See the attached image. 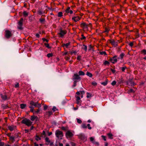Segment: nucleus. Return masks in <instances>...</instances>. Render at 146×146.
<instances>
[{
	"label": "nucleus",
	"mask_w": 146,
	"mask_h": 146,
	"mask_svg": "<svg viewBox=\"0 0 146 146\" xmlns=\"http://www.w3.org/2000/svg\"><path fill=\"white\" fill-rule=\"evenodd\" d=\"M4 143L2 141H0V146H4Z\"/></svg>",
	"instance_id": "nucleus-57"
},
{
	"label": "nucleus",
	"mask_w": 146,
	"mask_h": 146,
	"mask_svg": "<svg viewBox=\"0 0 146 146\" xmlns=\"http://www.w3.org/2000/svg\"><path fill=\"white\" fill-rule=\"evenodd\" d=\"M135 84L133 81L132 78H129L127 82V85L129 86H134L135 85Z\"/></svg>",
	"instance_id": "nucleus-7"
},
{
	"label": "nucleus",
	"mask_w": 146,
	"mask_h": 146,
	"mask_svg": "<svg viewBox=\"0 0 146 146\" xmlns=\"http://www.w3.org/2000/svg\"><path fill=\"white\" fill-rule=\"evenodd\" d=\"M55 135L58 139L61 140L62 139L63 136V132L59 129L57 130L55 132Z\"/></svg>",
	"instance_id": "nucleus-2"
},
{
	"label": "nucleus",
	"mask_w": 146,
	"mask_h": 146,
	"mask_svg": "<svg viewBox=\"0 0 146 146\" xmlns=\"http://www.w3.org/2000/svg\"><path fill=\"white\" fill-rule=\"evenodd\" d=\"M23 19L22 18H21L19 21L18 23V28L20 30H21L23 29V28L22 27L23 25Z\"/></svg>",
	"instance_id": "nucleus-6"
},
{
	"label": "nucleus",
	"mask_w": 146,
	"mask_h": 146,
	"mask_svg": "<svg viewBox=\"0 0 146 146\" xmlns=\"http://www.w3.org/2000/svg\"><path fill=\"white\" fill-rule=\"evenodd\" d=\"M126 68H127V67L125 66L124 67H122L121 68V70H122V71L123 72H124L125 69Z\"/></svg>",
	"instance_id": "nucleus-50"
},
{
	"label": "nucleus",
	"mask_w": 146,
	"mask_h": 146,
	"mask_svg": "<svg viewBox=\"0 0 146 146\" xmlns=\"http://www.w3.org/2000/svg\"><path fill=\"white\" fill-rule=\"evenodd\" d=\"M80 25L81 27L83 29H88V25L84 22L82 23Z\"/></svg>",
	"instance_id": "nucleus-11"
},
{
	"label": "nucleus",
	"mask_w": 146,
	"mask_h": 146,
	"mask_svg": "<svg viewBox=\"0 0 146 146\" xmlns=\"http://www.w3.org/2000/svg\"><path fill=\"white\" fill-rule=\"evenodd\" d=\"M70 44V42H69L68 43H67L66 44H63L62 45V47H64L65 46L67 48H68V46H69Z\"/></svg>",
	"instance_id": "nucleus-18"
},
{
	"label": "nucleus",
	"mask_w": 146,
	"mask_h": 146,
	"mask_svg": "<svg viewBox=\"0 0 146 146\" xmlns=\"http://www.w3.org/2000/svg\"><path fill=\"white\" fill-rule=\"evenodd\" d=\"M110 29L107 28H106L105 29V31H104V32H106L107 33H108Z\"/></svg>",
	"instance_id": "nucleus-54"
},
{
	"label": "nucleus",
	"mask_w": 146,
	"mask_h": 146,
	"mask_svg": "<svg viewBox=\"0 0 146 146\" xmlns=\"http://www.w3.org/2000/svg\"><path fill=\"white\" fill-rule=\"evenodd\" d=\"M108 40L112 45L115 46H116L117 45V42H115L114 40Z\"/></svg>",
	"instance_id": "nucleus-12"
},
{
	"label": "nucleus",
	"mask_w": 146,
	"mask_h": 146,
	"mask_svg": "<svg viewBox=\"0 0 146 146\" xmlns=\"http://www.w3.org/2000/svg\"><path fill=\"white\" fill-rule=\"evenodd\" d=\"M1 107L3 108L4 109H6L9 108L8 105H5L4 104H2Z\"/></svg>",
	"instance_id": "nucleus-20"
},
{
	"label": "nucleus",
	"mask_w": 146,
	"mask_h": 146,
	"mask_svg": "<svg viewBox=\"0 0 146 146\" xmlns=\"http://www.w3.org/2000/svg\"><path fill=\"white\" fill-rule=\"evenodd\" d=\"M58 17H61L62 16V12H59L58 14Z\"/></svg>",
	"instance_id": "nucleus-36"
},
{
	"label": "nucleus",
	"mask_w": 146,
	"mask_h": 146,
	"mask_svg": "<svg viewBox=\"0 0 146 146\" xmlns=\"http://www.w3.org/2000/svg\"><path fill=\"white\" fill-rule=\"evenodd\" d=\"M30 104L31 105H32L35 107L40 108L41 106V105L40 104H39L38 102H34L33 101H31L30 102Z\"/></svg>",
	"instance_id": "nucleus-5"
},
{
	"label": "nucleus",
	"mask_w": 146,
	"mask_h": 146,
	"mask_svg": "<svg viewBox=\"0 0 146 146\" xmlns=\"http://www.w3.org/2000/svg\"><path fill=\"white\" fill-rule=\"evenodd\" d=\"M21 123L24 124L28 126H30L32 124L33 122L27 118H25L21 121Z\"/></svg>",
	"instance_id": "nucleus-3"
},
{
	"label": "nucleus",
	"mask_w": 146,
	"mask_h": 146,
	"mask_svg": "<svg viewBox=\"0 0 146 146\" xmlns=\"http://www.w3.org/2000/svg\"><path fill=\"white\" fill-rule=\"evenodd\" d=\"M61 129L62 130L64 131H66L67 130L66 127H64V126L62 127L61 128Z\"/></svg>",
	"instance_id": "nucleus-45"
},
{
	"label": "nucleus",
	"mask_w": 146,
	"mask_h": 146,
	"mask_svg": "<svg viewBox=\"0 0 146 146\" xmlns=\"http://www.w3.org/2000/svg\"><path fill=\"white\" fill-rule=\"evenodd\" d=\"M23 14L24 17H27L28 16V13L27 11H25L23 12Z\"/></svg>",
	"instance_id": "nucleus-33"
},
{
	"label": "nucleus",
	"mask_w": 146,
	"mask_h": 146,
	"mask_svg": "<svg viewBox=\"0 0 146 146\" xmlns=\"http://www.w3.org/2000/svg\"><path fill=\"white\" fill-rule=\"evenodd\" d=\"M81 59V56H80L79 55L77 57V59L78 60H80Z\"/></svg>",
	"instance_id": "nucleus-59"
},
{
	"label": "nucleus",
	"mask_w": 146,
	"mask_h": 146,
	"mask_svg": "<svg viewBox=\"0 0 146 146\" xmlns=\"http://www.w3.org/2000/svg\"><path fill=\"white\" fill-rule=\"evenodd\" d=\"M141 54H143L144 55H146V50L145 49H143L141 51Z\"/></svg>",
	"instance_id": "nucleus-35"
},
{
	"label": "nucleus",
	"mask_w": 146,
	"mask_h": 146,
	"mask_svg": "<svg viewBox=\"0 0 146 146\" xmlns=\"http://www.w3.org/2000/svg\"><path fill=\"white\" fill-rule=\"evenodd\" d=\"M47 113H48V115L49 116H50L52 114V112L51 111H48Z\"/></svg>",
	"instance_id": "nucleus-55"
},
{
	"label": "nucleus",
	"mask_w": 146,
	"mask_h": 146,
	"mask_svg": "<svg viewBox=\"0 0 146 146\" xmlns=\"http://www.w3.org/2000/svg\"><path fill=\"white\" fill-rule=\"evenodd\" d=\"M10 141H11L12 142H13L14 141H15L14 139H15V137H10Z\"/></svg>",
	"instance_id": "nucleus-34"
},
{
	"label": "nucleus",
	"mask_w": 146,
	"mask_h": 146,
	"mask_svg": "<svg viewBox=\"0 0 146 146\" xmlns=\"http://www.w3.org/2000/svg\"><path fill=\"white\" fill-rule=\"evenodd\" d=\"M42 39L43 42L46 41V42H48V40H47L44 38H42Z\"/></svg>",
	"instance_id": "nucleus-56"
},
{
	"label": "nucleus",
	"mask_w": 146,
	"mask_h": 146,
	"mask_svg": "<svg viewBox=\"0 0 146 146\" xmlns=\"http://www.w3.org/2000/svg\"><path fill=\"white\" fill-rule=\"evenodd\" d=\"M92 84L94 86H96L97 85V83L96 82H92Z\"/></svg>",
	"instance_id": "nucleus-60"
},
{
	"label": "nucleus",
	"mask_w": 146,
	"mask_h": 146,
	"mask_svg": "<svg viewBox=\"0 0 146 146\" xmlns=\"http://www.w3.org/2000/svg\"><path fill=\"white\" fill-rule=\"evenodd\" d=\"M80 94H81L82 95H83L85 94V92L84 90L80 91Z\"/></svg>",
	"instance_id": "nucleus-63"
},
{
	"label": "nucleus",
	"mask_w": 146,
	"mask_h": 146,
	"mask_svg": "<svg viewBox=\"0 0 146 146\" xmlns=\"http://www.w3.org/2000/svg\"><path fill=\"white\" fill-rule=\"evenodd\" d=\"M72 80L74 81L72 87H74L76 86L77 82L80 81L81 80V77L77 73H74L72 76Z\"/></svg>",
	"instance_id": "nucleus-1"
},
{
	"label": "nucleus",
	"mask_w": 146,
	"mask_h": 146,
	"mask_svg": "<svg viewBox=\"0 0 146 146\" xmlns=\"http://www.w3.org/2000/svg\"><path fill=\"white\" fill-rule=\"evenodd\" d=\"M100 54L101 55H107V54L106 52L105 51H102V52H100Z\"/></svg>",
	"instance_id": "nucleus-37"
},
{
	"label": "nucleus",
	"mask_w": 146,
	"mask_h": 146,
	"mask_svg": "<svg viewBox=\"0 0 146 146\" xmlns=\"http://www.w3.org/2000/svg\"><path fill=\"white\" fill-rule=\"evenodd\" d=\"M76 101L77 104H78V105H80L81 102H82V101L81 100H76Z\"/></svg>",
	"instance_id": "nucleus-46"
},
{
	"label": "nucleus",
	"mask_w": 146,
	"mask_h": 146,
	"mask_svg": "<svg viewBox=\"0 0 146 146\" xmlns=\"http://www.w3.org/2000/svg\"><path fill=\"white\" fill-rule=\"evenodd\" d=\"M45 21V19H44L40 18L39 19V21L41 23L44 22Z\"/></svg>",
	"instance_id": "nucleus-49"
},
{
	"label": "nucleus",
	"mask_w": 146,
	"mask_h": 146,
	"mask_svg": "<svg viewBox=\"0 0 146 146\" xmlns=\"http://www.w3.org/2000/svg\"><path fill=\"white\" fill-rule=\"evenodd\" d=\"M1 98L3 100H5L6 99L7 96L6 95H3L2 94H1Z\"/></svg>",
	"instance_id": "nucleus-31"
},
{
	"label": "nucleus",
	"mask_w": 146,
	"mask_h": 146,
	"mask_svg": "<svg viewBox=\"0 0 146 146\" xmlns=\"http://www.w3.org/2000/svg\"><path fill=\"white\" fill-rule=\"evenodd\" d=\"M52 110L54 112L56 110H57L56 108L54 106L53 107V108H52Z\"/></svg>",
	"instance_id": "nucleus-52"
},
{
	"label": "nucleus",
	"mask_w": 146,
	"mask_h": 146,
	"mask_svg": "<svg viewBox=\"0 0 146 146\" xmlns=\"http://www.w3.org/2000/svg\"><path fill=\"white\" fill-rule=\"evenodd\" d=\"M129 46H130L131 47L133 45V42H130L129 44Z\"/></svg>",
	"instance_id": "nucleus-64"
},
{
	"label": "nucleus",
	"mask_w": 146,
	"mask_h": 146,
	"mask_svg": "<svg viewBox=\"0 0 146 146\" xmlns=\"http://www.w3.org/2000/svg\"><path fill=\"white\" fill-rule=\"evenodd\" d=\"M30 119L32 121H34L35 120H36V121H37L38 119V118L36 116L33 115L31 116Z\"/></svg>",
	"instance_id": "nucleus-13"
},
{
	"label": "nucleus",
	"mask_w": 146,
	"mask_h": 146,
	"mask_svg": "<svg viewBox=\"0 0 146 146\" xmlns=\"http://www.w3.org/2000/svg\"><path fill=\"white\" fill-rule=\"evenodd\" d=\"M75 97L76 98V100H81L80 98L78 96H75Z\"/></svg>",
	"instance_id": "nucleus-62"
},
{
	"label": "nucleus",
	"mask_w": 146,
	"mask_h": 146,
	"mask_svg": "<svg viewBox=\"0 0 146 146\" xmlns=\"http://www.w3.org/2000/svg\"><path fill=\"white\" fill-rule=\"evenodd\" d=\"M37 13L40 15H42L44 13V12L43 11L42 9H39L37 11Z\"/></svg>",
	"instance_id": "nucleus-15"
},
{
	"label": "nucleus",
	"mask_w": 146,
	"mask_h": 146,
	"mask_svg": "<svg viewBox=\"0 0 146 146\" xmlns=\"http://www.w3.org/2000/svg\"><path fill=\"white\" fill-rule=\"evenodd\" d=\"M53 54L52 53H49L47 54V56L48 58H50V57L52 56Z\"/></svg>",
	"instance_id": "nucleus-39"
},
{
	"label": "nucleus",
	"mask_w": 146,
	"mask_h": 146,
	"mask_svg": "<svg viewBox=\"0 0 146 146\" xmlns=\"http://www.w3.org/2000/svg\"><path fill=\"white\" fill-rule=\"evenodd\" d=\"M80 139L83 141H85L87 140V137L84 135H81L80 136Z\"/></svg>",
	"instance_id": "nucleus-16"
},
{
	"label": "nucleus",
	"mask_w": 146,
	"mask_h": 146,
	"mask_svg": "<svg viewBox=\"0 0 146 146\" xmlns=\"http://www.w3.org/2000/svg\"><path fill=\"white\" fill-rule=\"evenodd\" d=\"M20 106L21 108L23 109L26 107V105L25 104H22L20 105Z\"/></svg>",
	"instance_id": "nucleus-24"
},
{
	"label": "nucleus",
	"mask_w": 146,
	"mask_h": 146,
	"mask_svg": "<svg viewBox=\"0 0 146 146\" xmlns=\"http://www.w3.org/2000/svg\"><path fill=\"white\" fill-rule=\"evenodd\" d=\"M117 57V56L115 55L112 58H111L110 59V61L113 64H114L117 61L116 58Z\"/></svg>",
	"instance_id": "nucleus-8"
},
{
	"label": "nucleus",
	"mask_w": 146,
	"mask_h": 146,
	"mask_svg": "<svg viewBox=\"0 0 146 146\" xmlns=\"http://www.w3.org/2000/svg\"><path fill=\"white\" fill-rule=\"evenodd\" d=\"M102 137V139L104 140L105 141H106V137L104 135H102L101 136Z\"/></svg>",
	"instance_id": "nucleus-58"
},
{
	"label": "nucleus",
	"mask_w": 146,
	"mask_h": 146,
	"mask_svg": "<svg viewBox=\"0 0 146 146\" xmlns=\"http://www.w3.org/2000/svg\"><path fill=\"white\" fill-rule=\"evenodd\" d=\"M108 80L107 79H106L105 81L102 82L101 84L104 86H106L108 83Z\"/></svg>",
	"instance_id": "nucleus-29"
},
{
	"label": "nucleus",
	"mask_w": 146,
	"mask_h": 146,
	"mask_svg": "<svg viewBox=\"0 0 146 146\" xmlns=\"http://www.w3.org/2000/svg\"><path fill=\"white\" fill-rule=\"evenodd\" d=\"M107 135L108 136L109 138L111 139H113V135L111 133H108Z\"/></svg>",
	"instance_id": "nucleus-17"
},
{
	"label": "nucleus",
	"mask_w": 146,
	"mask_h": 146,
	"mask_svg": "<svg viewBox=\"0 0 146 146\" xmlns=\"http://www.w3.org/2000/svg\"><path fill=\"white\" fill-rule=\"evenodd\" d=\"M82 128L86 129L87 128V126L85 124H82Z\"/></svg>",
	"instance_id": "nucleus-41"
},
{
	"label": "nucleus",
	"mask_w": 146,
	"mask_h": 146,
	"mask_svg": "<svg viewBox=\"0 0 146 146\" xmlns=\"http://www.w3.org/2000/svg\"><path fill=\"white\" fill-rule=\"evenodd\" d=\"M15 126H10V130L11 131H13L15 130L16 128Z\"/></svg>",
	"instance_id": "nucleus-22"
},
{
	"label": "nucleus",
	"mask_w": 146,
	"mask_h": 146,
	"mask_svg": "<svg viewBox=\"0 0 146 146\" xmlns=\"http://www.w3.org/2000/svg\"><path fill=\"white\" fill-rule=\"evenodd\" d=\"M45 140L46 142L48 143H45V144L46 145H49V143H50V141L49 139V138L48 137H46L45 138Z\"/></svg>",
	"instance_id": "nucleus-21"
},
{
	"label": "nucleus",
	"mask_w": 146,
	"mask_h": 146,
	"mask_svg": "<svg viewBox=\"0 0 146 146\" xmlns=\"http://www.w3.org/2000/svg\"><path fill=\"white\" fill-rule=\"evenodd\" d=\"M59 33L58 34L60 35V36L61 38L63 37L66 35L67 32L66 30H62V28H60L59 30Z\"/></svg>",
	"instance_id": "nucleus-4"
},
{
	"label": "nucleus",
	"mask_w": 146,
	"mask_h": 146,
	"mask_svg": "<svg viewBox=\"0 0 146 146\" xmlns=\"http://www.w3.org/2000/svg\"><path fill=\"white\" fill-rule=\"evenodd\" d=\"M76 53L77 52L76 51H72L70 52V54L72 55L73 54H74L75 55Z\"/></svg>",
	"instance_id": "nucleus-51"
},
{
	"label": "nucleus",
	"mask_w": 146,
	"mask_h": 146,
	"mask_svg": "<svg viewBox=\"0 0 146 146\" xmlns=\"http://www.w3.org/2000/svg\"><path fill=\"white\" fill-rule=\"evenodd\" d=\"M5 37L8 38H9V31L7 30L5 31Z\"/></svg>",
	"instance_id": "nucleus-19"
},
{
	"label": "nucleus",
	"mask_w": 146,
	"mask_h": 146,
	"mask_svg": "<svg viewBox=\"0 0 146 146\" xmlns=\"http://www.w3.org/2000/svg\"><path fill=\"white\" fill-rule=\"evenodd\" d=\"M65 11L66 13H70V14L73 13V12L72 10H70V8L68 7L66 9V10Z\"/></svg>",
	"instance_id": "nucleus-14"
},
{
	"label": "nucleus",
	"mask_w": 146,
	"mask_h": 146,
	"mask_svg": "<svg viewBox=\"0 0 146 146\" xmlns=\"http://www.w3.org/2000/svg\"><path fill=\"white\" fill-rule=\"evenodd\" d=\"M79 76H84L85 75V73L82 71H80L78 72Z\"/></svg>",
	"instance_id": "nucleus-28"
},
{
	"label": "nucleus",
	"mask_w": 146,
	"mask_h": 146,
	"mask_svg": "<svg viewBox=\"0 0 146 146\" xmlns=\"http://www.w3.org/2000/svg\"><path fill=\"white\" fill-rule=\"evenodd\" d=\"M110 70L113 73H114L116 72V71L115 70L112 69L111 68H110Z\"/></svg>",
	"instance_id": "nucleus-61"
},
{
	"label": "nucleus",
	"mask_w": 146,
	"mask_h": 146,
	"mask_svg": "<svg viewBox=\"0 0 146 146\" xmlns=\"http://www.w3.org/2000/svg\"><path fill=\"white\" fill-rule=\"evenodd\" d=\"M35 139L37 141H38L39 140H40L41 138L39 137L38 136L36 135V136Z\"/></svg>",
	"instance_id": "nucleus-38"
},
{
	"label": "nucleus",
	"mask_w": 146,
	"mask_h": 146,
	"mask_svg": "<svg viewBox=\"0 0 146 146\" xmlns=\"http://www.w3.org/2000/svg\"><path fill=\"white\" fill-rule=\"evenodd\" d=\"M81 19V17L79 16H74L72 17V20L75 22L79 21Z\"/></svg>",
	"instance_id": "nucleus-10"
},
{
	"label": "nucleus",
	"mask_w": 146,
	"mask_h": 146,
	"mask_svg": "<svg viewBox=\"0 0 146 146\" xmlns=\"http://www.w3.org/2000/svg\"><path fill=\"white\" fill-rule=\"evenodd\" d=\"M86 75L90 78H91L92 76V74L88 72H87Z\"/></svg>",
	"instance_id": "nucleus-25"
},
{
	"label": "nucleus",
	"mask_w": 146,
	"mask_h": 146,
	"mask_svg": "<svg viewBox=\"0 0 146 146\" xmlns=\"http://www.w3.org/2000/svg\"><path fill=\"white\" fill-rule=\"evenodd\" d=\"M82 49L84 50L86 52L87 50V46L86 45L83 44V46L82 47Z\"/></svg>",
	"instance_id": "nucleus-26"
},
{
	"label": "nucleus",
	"mask_w": 146,
	"mask_h": 146,
	"mask_svg": "<svg viewBox=\"0 0 146 146\" xmlns=\"http://www.w3.org/2000/svg\"><path fill=\"white\" fill-rule=\"evenodd\" d=\"M90 140L91 142L92 143H93L94 141V137H90Z\"/></svg>",
	"instance_id": "nucleus-47"
},
{
	"label": "nucleus",
	"mask_w": 146,
	"mask_h": 146,
	"mask_svg": "<svg viewBox=\"0 0 146 146\" xmlns=\"http://www.w3.org/2000/svg\"><path fill=\"white\" fill-rule=\"evenodd\" d=\"M29 108L31 109L30 110V111L32 112H33L34 108L33 107V106L30 105V106H29Z\"/></svg>",
	"instance_id": "nucleus-30"
},
{
	"label": "nucleus",
	"mask_w": 146,
	"mask_h": 146,
	"mask_svg": "<svg viewBox=\"0 0 146 146\" xmlns=\"http://www.w3.org/2000/svg\"><path fill=\"white\" fill-rule=\"evenodd\" d=\"M44 44L46 46V47L47 48H51V47H50L49 44L46 43H44Z\"/></svg>",
	"instance_id": "nucleus-42"
},
{
	"label": "nucleus",
	"mask_w": 146,
	"mask_h": 146,
	"mask_svg": "<svg viewBox=\"0 0 146 146\" xmlns=\"http://www.w3.org/2000/svg\"><path fill=\"white\" fill-rule=\"evenodd\" d=\"M104 64L105 65H109L110 64V62L108 61H105L104 63Z\"/></svg>",
	"instance_id": "nucleus-43"
},
{
	"label": "nucleus",
	"mask_w": 146,
	"mask_h": 146,
	"mask_svg": "<svg viewBox=\"0 0 146 146\" xmlns=\"http://www.w3.org/2000/svg\"><path fill=\"white\" fill-rule=\"evenodd\" d=\"M125 54L123 53H121L120 55V59L121 60H122L123 59L124 56L125 55ZM118 59H120L119 58H118Z\"/></svg>",
	"instance_id": "nucleus-27"
},
{
	"label": "nucleus",
	"mask_w": 146,
	"mask_h": 146,
	"mask_svg": "<svg viewBox=\"0 0 146 146\" xmlns=\"http://www.w3.org/2000/svg\"><path fill=\"white\" fill-rule=\"evenodd\" d=\"M40 110L39 109H38L36 110V111H33V112H32L34 114H37L40 111Z\"/></svg>",
	"instance_id": "nucleus-32"
},
{
	"label": "nucleus",
	"mask_w": 146,
	"mask_h": 146,
	"mask_svg": "<svg viewBox=\"0 0 146 146\" xmlns=\"http://www.w3.org/2000/svg\"><path fill=\"white\" fill-rule=\"evenodd\" d=\"M135 92V91L132 88H131L127 91V93L128 94H129L131 93H134Z\"/></svg>",
	"instance_id": "nucleus-23"
},
{
	"label": "nucleus",
	"mask_w": 146,
	"mask_h": 146,
	"mask_svg": "<svg viewBox=\"0 0 146 146\" xmlns=\"http://www.w3.org/2000/svg\"><path fill=\"white\" fill-rule=\"evenodd\" d=\"M76 120H77V122L78 123L80 124L82 123V121L80 119H79L77 118Z\"/></svg>",
	"instance_id": "nucleus-44"
},
{
	"label": "nucleus",
	"mask_w": 146,
	"mask_h": 146,
	"mask_svg": "<svg viewBox=\"0 0 146 146\" xmlns=\"http://www.w3.org/2000/svg\"><path fill=\"white\" fill-rule=\"evenodd\" d=\"M65 135L66 137L67 138L72 137L73 135V134L72 133L69 131H68L66 133Z\"/></svg>",
	"instance_id": "nucleus-9"
},
{
	"label": "nucleus",
	"mask_w": 146,
	"mask_h": 146,
	"mask_svg": "<svg viewBox=\"0 0 146 146\" xmlns=\"http://www.w3.org/2000/svg\"><path fill=\"white\" fill-rule=\"evenodd\" d=\"M15 87V88H18L19 86V85L18 83H16V84H15L14 86Z\"/></svg>",
	"instance_id": "nucleus-53"
},
{
	"label": "nucleus",
	"mask_w": 146,
	"mask_h": 146,
	"mask_svg": "<svg viewBox=\"0 0 146 146\" xmlns=\"http://www.w3.org/2000/svg\"><path fill=\"white\" fill-rule=\"evenodd\" d=\"M116 81L115 80H114L111 83V84L112 86H113L115 85L116 84Z\"/></svg>",
	"instance_id": "nucleus-48"
},
{
	"label": "nucleus",
	"mask_w": 146,
	"mask_h": 146,
	"mask_svg": "<svg viewBox=\"0 0 146 146\" xmlns=\"http://www.w3.org/2000/svg\"><path fill=\"white\" fill-rule=\"evenodd\" d=\"M81 36L82 37L80 38V39L81 40H82L86 39V37L84 36L83 34L81 35Z\"/></svg>",
	"instance_id": "nucleus-40"
}]
</instances>
